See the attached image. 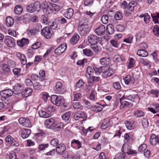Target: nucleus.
Segmentation results:
<instances>
[{
  "instance_id": "nucleus-57",
  "label": "nucleus",
  "mask_w": 159,
  "mask_h": 159,
  "mask_svg": "<svg viewBox=\"0 0 159 159\" xmlns=\"http://www.w3.org/2000/svg\"><path fill=\"white\" fill-rule=\"evenodd\" d=\"M83 52L84 54L87 56H90L93 55V52L90 49H83Z\"/></svg>"
},
{
  "instance_id": "nucleus-28",
  "label": "nucleus",
  "mask_w": 159,
  "mask_h": 159,
  "mask_svg": "<svg viewBox=\"0 0 159 159\" xmlns=\"http://www.w3.org/2000/svg\"><path fill=\"white\" fill-rule=\"evenodd\" d=\"M2 69L3 73L6 75H8L11 71L10 67L6 64L3 65Z\"/></svg>"
},
{
  "instance_id": "nucleus-25",
  "label": "nucleus",
  "mask_w": 159,
  "mask_h": 159,
  "mask_svg": "<svg viewBox=\"0 0 159 159\" xmlns=\"http://www.w3.org/2000/svg\"><path fill=\"white\" fill-rule=\"evenodd\" d=\"M23 10V7L20 5H16L14 8V11L15 14L19 15L22 13Z\"/></svg>"
},
{
  "instance_id": "nucleus-3",
  "label": "nucleus",
  "mask_w": 159,
  "mask_h": 159,
  "mask_svg": "<svg viewBox=\"0 0 159 159\" xmlns=\"http://www.w3.org/2000/svg\"><path fill=\"white\" fill-rule=\"evenodd\" d=\"M18 121L23 127L29 128L31 126V121L28 118L21 117L19 119Z\"/></svg>"
},
{
  "instance_id": "nucleus-37",
  "label": "nucleus",
  "mask_w": 159,
  "mask_h": 159,
  "mask_svg": "<svg viewBox=\"0 0 159 159\" xmlns=\"http://www.w3.org/2000/svg\"><path fill=\"white\" fill-rule=\"evenodd\" d=\"M124 100L123 96H122L120 99L121 105L120 108H122L125 106H128L130 105V103L126 101H123Z\"/></svg>"
},
{
  "instance_id": "nucleus-30",
  "label": "nucleus",
  "mask_w": 159,
  "mask_h": 159,
  "mask_svg": "<svg viewBox=\"0 0 159 159\" xmlns=\"http://www.w3.org/2000/svg\"><path fill=\"white\" fill-rule=\"evenodd\" d=\"M139 17L141 18H143L144 21L146 23H148L150 21V17L147 13L141 14Z\"/></svg>"
},
{
  "instance_id": "nucleus-64",
  "label": "nucleus",
  "mask_w": 159,
  "mask_h": 159,
  "mask_svg": "<svg viewBox=\"0 0 159 159\" xmlns=\"http://www.w3.org/2000/svg\"><path fill=\"white\" fill-rule=\"evenodd\" d=\"M95 109L94 111L96 112H99L101 111L103 109L102 107V105L95 106L94 107Z\"/></svg>"
},
{
  "instance_id": "nucleus-47",
  "label": "nucleus",
  "mask_w": 159,
  "mask_h": 159,
  "mask_svg": "<svg viewBox=\"0 0 159 159\" xmlns=\"http://www.w3.org/2000/svg\"><path fill=\"white\" fill-rule=\"evenodd\" d=\"M0 95L1 97L2 100L6 99L7 98L9 97L5 90L0 92Z\"/></svg>"
},
{
  "instance_id": "nucleus-10",
  "label": "nucleus",
  "mask_w": 159,
  "mask_h": 159,
  "mask_svg": "<svg viewBox=\"0 0 159 159\" xmlns=\"http://www.w3.org/2000/svg\"><path fill=\"white\" fill-rule=\"evenodd\" d=\"M5 43L9 47L12 48L15 45V42L14 39L10 36H7L4 39Z\"/></svg>"
},
{
  "instance_id": "nucleus-11",
  "label": "nucleus",
  "mask_w": 159,
  "mask_h": 159,
  "mask_svg": "<svg viewBox=\"0 0 159 159\" xmlns=\"http://www.w3.org/2000/svg\"><path fill=\"white\" fill-rule=\"evenodd\" d=\"M67 45L66 44H61L55 49L54 53L57 55H60L65 51Z\"/></svg>"
},
{
  "instance_id": "nucleus-35",
  "label": "nucleus",
  "mask_w": 159,
  "mask_h": 159,
  "mask_svg": "<svg viewBox=\"0 0 159 159\" xmlns=\"http://www.w3.org/2000/svg\"><path fill=\"white\" fill-rule=\"evenodd\" d=\"M32 92V90L31 89L27 88L22 92V95L24 97H27L31 94Z\"/></svg>"
},
{
  "instance_id": "nucleus-54",
  "label": "nucleus",
  "mask_w": 159,
  "mask_h": 159,
  "mask_svg": "<svg viewBox=\"0 0 159 159\" xmlns=\"http://www.w3.org/2000/svg\"><path fill=\"white\" fill-rule=\"evenodd\" d=\"M125 125L127 129L129 130H131L134 128L132 123L129 121H127L125 122Z\"/></svg>"
},
{
  "instance_id": "nucleus-40",
  "label": "nucleus",
  "mask_w": 159,
  "mask_h": 159,
  "mask_svg": "<svg viewBox=\"0 0 159 159\" xmlns=\"http://www.w3.org/2000/svg\"><path fill=\"white\" fill-rule=\"evenodd\" d=\"M144 32L141 31L136 35V40L137 42H139L141 39L144 37Z\"/></svg>"
},
{
  "instance_id": "nucleus-33",
  "label": "nucleus",
  "mask_w": 159,
  "mask_h": 159,
  "mask_svg": "<svg viewBox=\"0 0 159 159\" xmlns=\"http://www.w3.org/2000/svg\"><path fill=\"white\" fill-rule=\"evenodd\" d=\"M89 20L84 17H82L80 20L79 25H89Z\"/></svg>"
},
{
  "instance_id": "nucleus-26",
  "label": "nucleus",
  "mask_w": 159,
  "mask_h": 159,
  "mask_svg": "<svg viewBox=\"0 0 159 159\" xmlns=\"http://www.w3.org/2000/svg\"><path fill=\"white\" fill-rule=\"evenodd\" d=\"M73 9L71 8L68 9L64 14L65 17L68 19H70L73 16Z\"/></svg>"
},
{
  "instance_id": "nucleus-2",
  "label": "nucleus",
  "mask_w": 159,
  "mask_h": 159,
  "mask_svg": "<svg viewBox=\"0 0 159 159\" xmlns=\"http://www.w3.org/2000/svg\"><path fill=\"white\" fill-rule=\"evenodd\" d=\"M41 5L39 1H36L33 4H31L27 6L26 10L30 13H33L35 11L39 12L40 10Z\"/></svg>"
},
{
  "instance_id": "nucleus-55",
  "label": "nucleus",
  "mask_w": 159,
  "mask_h": 159,
  "mask_svg": "<svg viewBox=\"0 0 159 159\" xmlns=\"http://www.w3.org/2000/svg\"><path fill=\"white\" fill-rule=\"evenodd\" d=\"M122 15L121 12L117 11L115 15V18L116 20H121L122 18Z\"/></svg>"
},
{
  "instance_id": "nucleus-41",
  "label": "nucleus",
  "mask_w": 159,
  "mask_h": 159,
  "mask_svg": "<svg viewBox=\"0 0 159 159\" xmlns=\"http://www.w3.org/2000/svg\"><path fill=\"white\" fill-rule=\"evenodd\" d=\"M134 116L136 117L143 116H144V113L141 110H138L134 112Z\"/></svg>"
},
{
  "instance_id": "nucleus-32",
  "label": "nucleus",
  "mask_w": 159,
  "mask_h": 159,
  "mask_svg": "<svg viewBox=\"0 0 159 159\" xmlns=\"http://www.w3.org/2000/svg\"><path fill=\"white\" fill-rule=\"evenodd\" d=\"M138 55L140 57H145L148 55V52L145 50H139L137 53Z\"/></svg>"
},
{
  "instance_id": "nucleus-48",
  "label": "nucleus",
  "mask_w": 159,
  "mask_h": 159,
  "mask_svg": "<svg viewBox=\"0 0 159 159\" xmlns=\"http://www.w3.org/2000/svg\"><path fill=\"white\" fill-rule=\"evenodd\" d=\"M108 17L107 15H103L101 17V21L104 24H106L108 22Z\"/></svg>"
},
{
  "instance_id": "nucleus-19",
  "label": "nucleus",
  "mask_w": 159,
  "mask_h": 159,
  "mask_svg": "<svg viewBox=\"0 0 159 159\" xmlns=\"http://www.w3.org/2000/svg\"><path fill=\"white\" fill-rule=\"evenodd\" d=\"M17 57L20 59L22 64L25 65L26 64V59L25 55L20 52L16 54Z\"/></svg>"
},
{
  "instance_id": "nucleus-22",
  "label": "nucleus",
  "mask_w": 159,
  "mask_h": 159,
  "mask_svg": "<svg viewBox=\"0 0 159 159\" xmlns=\"http://www.w3.org/2000/svg\"><path fill=\"white\" fill-rule=\"evenodd\" d=\"M80 36L77 34H74L70 40V42L73 45L76 44L80 39Z\"/></svg>"
},
{
  "instance_id": "nucleus-43",
  "label": "nucleus",
  "mask_w": 159,
  "mask_h": 159,
  "mask_svg": "<svg viewBox=\"0 0 159 159\" xmlns=\"http://www.w3.org/2000/svg\"><path fill=\"white\" fill-rule=\"evenodd\" d=\"M113 59L114 61L116 62L123 61L124 60L123 57L119 55H116L113 57Z\"/></svg>"
},
{
  "instance_id": "nucleus-24",
  "label": "nucleus",
  "mask_w": 159,
  "mask_h": 159,
  "mask_svg": "<svg viewBox=\"0 0 159 159\" xmlns=\"http://www.w3.org/2000/svg\"><path fill=\"white\" fill-rule=\"evenodd\" d=\"M29 43V40L28 39L23 38L20 40H17V45L20 47H22L26 44Z\"/></svg>"
},
{
  "instance_id": "nucleus-51",
  "label": "nucleus",
  "mask_w": 159,
  "mask_h": 159,
  "mask_svg": "<svg viewBox=\"0 0 159 159\" xmlns=\"http://www.w3.org/2000/svg\"><path fill=\"white\" fill-rule=\"evenodd\" d=\"M116 30L117 31L123 32L125 30V28L123 25L119 24L117 25L116 26Z\"/></svg>"
},
{
  "instance_id": "nucleus-45",
  "label": "nucleus",
  "mask_w": 159,
  "mask_h": 159,
  "mask_svg": "<svg viewBox=\"0 0 159 159\" xmlns=\"http://www.w3.org/2000/svg\"><path fill=\"white\" fill-rule=\"evenodd\" d=\"M73 95V101H78L82 97L81 94L79 93H76L74 92Z\"/></svg>"
},
{
  "instance_id": "nucleus-17",
  "label": "nucleus",
  "mask_w": 159,
  "mask_h": 159,
  "mask_svg": "<svg viewBox=\"0 0 159 159\" xmlns=\"http://www.w3.org/2000/svg\"><path fill=\"white\" fill-rule=\"evenodd\" d=\"M30 129H24L21 131V136L23 139H25L28 137L31 134Z\"/></svg>"
},
{
  "instance_id": "nucleus-5",
  "label": "nucleus",
  "mask_w": 159,
  "mask_h": 159,
  "mask_svg": "<svg viewBox=\"0 0 159 159\" xmlns=\"http://www.w3.org/2000/svg\"><path fill=\"white\" fill-rule=\"evenodd\" d=\"M45 126L48 128H53L57 125L55 120L53 118H50L46 120L44 123Z\"/></svg>"
},
{
  "instance_id": "nucleus-12",
  "label": "nucleus",
  "mask_w": 159,
  "mask_h": 159,
  "mask_svg": "<svg viewBox=\"0 0 159 159\" xmlns=\"http://www.w3.org/2000/svg\"><path fill=\"white\" fill-rule=\"evenodd\" d=\"M6 142L11 144L12 146L17 147L19 146L18 142L16 141L14 138L10 135H8L6 138Z\"/></svg>"
},
{
  "instance_id": "nucleus-58",
  "label": "nucleus",
  "mask_w": 159,
  "mask_h": 159,
  "mask_svg": "<svg viewBox=\"0 0 159 159\" xmlns=\"http://www.w3.org/2000/svg\"><path fill=\"white\" fill-rule=\"evenodd\" d=\"M39 29L32 28L30 30V32L31 35H35L37 34L39 32Z\"/></svg>"
},
{
  "instance_id": "nucleus-13",
  "label": "nucleus",
  "mask_w": 159,
  "mask_h": 159,
  "mask_svg": "<svg viewBox=\"0 0 159 159\" xmlns=\"http://www.w3.org/2000/svg\"><path fill=\"white\" fill-rule=\"evenodd\" d=\"M105 26L101 25L95 30V32L98 35H102L104 34L105 32Z\"/></svg>"
},
{
  "instance_id": "nucleus-53",
  "label": "nucleus",
  "mask_w": 159,
  "mask_h": 159,
  "mask_svg": "<svg viewBox=\"0 0 159 159\" xmlns=\"http://www.w3.org/2000/svg\"><path fill=\"white\" fill-rule=\"evenodd\" d=\"M153 32L154 35L156 36H159V28L158 25L155 26L153 29Z\"/></svg>"
},
{
  "instance_id": "nucleus-6",
  "label": "nucleus",
  "mask_w": 159,
  "mask_h": 159,
  "mask_svg": "<svg viewBox=\"0 0 159 159\" xmlns=\"http://www.w3.org/2000/svg\"><path fill=\"white\" fill-rule=\"evenodd\" d=\"M53 89L55 93H57L62 94L64 92L62 84L60 82H58L56 83Z\"/></svg>"
},
{
  "instance_id": "nucleus-49",
  "label": "nucleus",
  "mask_w": 159,
  "mask_h": 159,
  "mask_svg": "<svg viewBox=\"0 0 159 159\" xmlns=\"http://www.w3.org/2000/svg\"><path fill=\"white\" fill-rule=\"evenodd\" d=\"M42 43L40 42H37L33 44L31 46L32 48L34 50L37 49L41 47Z\"/></svg>"
},
{
  "instance_id": "nucleus-29",
  "label": "nucleus",
  "mask_w": 159,
  "mask_h": 159,
  "mask_svg": "<svg viewBox=\"0 0 159 159\" xmlns=\"http://www.w3.org/2000/svg\"><path fill=\"white\" fill-rule=\"evenodd\" d=\"M111 59L109 57L102 58L100 60V63L102 65H107L110 63Z\"/></svg>"
},
{
  "instance_id": "nucleus-23",
  "label": "nucleus",
  "mask_w": 159,
  "mask_h": 159,
  "mask_svg": "<svg viewBox=\"0 0 159 159\" xmlns=\"http://www.w3.org/2000/svg\"><path fill=\"white\" fill-rule=\"evenodd\" d=\"M14 19L11 16H7L6 20V23L7 26L8 27L12 26L14 23Z\"/></svg>"
},
{
  "instance_id": "nucleus-20",
  "label": "nucleus",
  "mask_w": 159,
  "mask_h": 159,
  "mask_svg": "<svg viewBox=\"0 0 159 159\" xmlns=\"http://www.w3.org/2000/svg\"><path fill=\"white\" fill-rule=\"evenodd\" d=\"M93 71H94V69H93L91 67L89 66L87 67L85 76L88 79H91V76L93 75Z\"/></svg>"
},
{
  "instance_id": "nucleus-63",
  "label": "nucleus",
  "mask_w": 159,
  "mask_h": 159,
  "mask_svg": "<svg viewBox=\"0 0 159 159\" xmlns=\"http://www.w3.org/2000/svg\"><path fill=\"white\" fill-rule=\"evenodd\" d=\"M58 140L55 138L52 139L50 142L51 144L54 147H56L58 144Z\"/></svg>"
},
{
  "instance_id": "nucleus-42",
  "label": "nucleus",
  "mask_w": 159,
  "mask_h": 159,
  "mask_svg": "<svg viewBox=\"0 0 159 159\" xmlns=\"http://www.w3.org/2000/svg\"><path fill=\"white\" fill-rule=\"evenodd\" d=\"M75 144L77 145L78 149H79L82 147V143L78 140L73 139L72 140L71 142V146H73Z\"/></svg>"
},
{
  "instance_id": "nucleus-52",
  "label": "nucleus",
  "mask_w": 159,
  "mask_h": 159,
  "mask_svg": "<svg viewBox=\"0 0 159 159\" xmlns=\"http://www.w3.org/2000/svg\"><path fill=\"white\" fill-rule=\"evenodd\" d=\"M151 16L152 18L153 21L154 23H158L159 21L158 19H159V13H157L156 15L155 16H152L151 14Z\"/></svg>"
},
{
  "instance_id": "nucleus-14",
  "label": "nucleus",
  "mask_w": 159,
  "mask_h": 159,
  "mask_svg": "<svg viewBox=\"0 0 159 159\" xmlns=\"http://www.w3.org/2000/svg\"><path fill=\"white\" fill-rule=\"evenodd\" d=\"M85 117V114L84 112L80 111H78L75 112L74 116V118L75 120H78L80 118H84Z\"/></svg>"
},
{
  "instance_id": "nucleus-21",
  "label": "nucleus",
  "mask_w": 159,
  "mask_h": 159,
  "mask_svg": "<svg viewBox=\"0 0 159 159\" xmlns=\"http://www.w3.org/2000/svg\"><path fill=\"white\" fill-rule=\"evenodd\" d=\"M22 88L18 84H16L13 89V93L15 94H18L22 92Z\"/></svg>"
},
{
  "instance_id": "nucleus-4",
  "label": "nucleus",
  "mask_w": 159,
  "mask_h": 159,
  "mask_svg": "<svg viewBox=\"0 0 159 159\" xmlns=\"http://www.w3.org/2000/svg\"><path fill=\"white\" fill-rule=\"evenodd\" d=\"M78 29L80 34L82 36L86 35L90 31L89 25H79Z\"/></svg>"
},
{
  "instance_id": "nucleus-44",
  "label": "nucleus",
  "mask_w": 159,
  "mask_h": 159,
  "mask_svg": "<svg viewBox=\"0 0 159 159\" xmlns=\"http://www.w3.org/2000/svg\"><path fill=\"white\" fill-rule=\"evenodd\" d=\"M45 110L50 112H53L55 110V108L51 105H47L45 107Z\"/></svg>"
},
{
  "instance_id": "nucleus-46",
  "label": "nucleus",
  "mask_w": 159,
  "mask_h": 159,
  "mask_svg": "<svg viewBox=\"0 0 159 159\" xmlns=\"http://www.w3.org/2000/svg\"><path fill=\"white\" fill-rule=\"evenodd\" d=\"M50 29L55 30L57 27V23L53 21L48 23V24Z\"/></svg>"
},
{
  "instance_id": "nucleus-34",
  "label": "nucleus",
  "mask_w": 159,
  "mask_h": 159,
  "mask_svg": "<svg viewBox=\"0 0 159 159\" xmlns=\"http://www.w3.org/2000/svg\"><path fill=\"white\" fill-rule=\"evenodd\" d=\"M130 148V146L128 144H124L123 145L121 148V151L124 153L127 154H130L129 152V149Z\"/></svg>"
},
{
  "instance_id": "nucleus-36",
  "label": "nucleus",
  "mask_w": 159,
  "mask_h": 159,
  "mask_svg": "<svg viewBox=\"0 0 159 159\" xmlns=\"http://www.w3.org/2000/svg\"><path fill=\"white\" fill-rule=\"evenodd\" d=\"M150 141L151 144L153 145H155L157 143V136L155 134H152L150 138Z\"/></svg>"
},
{
  "instance_id": "nucleus-18",
  "label": "nucleus",
  "mask_w": 159,
  "mask_h": 159,
  "mask_svg": "<svg viewBox=\"0 0 159 159\" xmlns=\"http://www.w3.org/2000/svg\"><path fill=\"white\" fill-rule=\"evenodd\" d=\"M112 124V122L109 119H107L104 120L101 126L102 129H105L110 126Z\"/></svg>"
},
{
  "instance_id": "nucleus-61",
  "label": "nucleus",
  "mask_w": 159,
  "mask_h": 159,
  "mask_svg": "<svg viewBox=\"0 0 159 159\" xmlns=\"http://www.w3.org/2000/svg\"><path fill=\"white\" fill-rule=\"evenodd\" d=\"M73 106L74 108L76 109H81L82 106L78 102H74L73 103Z\"/></svg>"
},
{
  "instance_id": "nucleus-15",
  "label": "nucleus",
  "mask_w": 159,
  "mask_h": 159,
  "mask_svg": "<svg viewBox=\"0 0 159 159\" xmlns=\"http://www.w3.org/2000/svg\"><path fill=\"white\" fill-rule=\"evenodd\" d=\"M98 37L95 35H91L88 37V41L91 45L97 44L98 43Z\"/></svg>"
},
{
  "instance_id": "nucleus-31",
  "label": "nucleus",
  "mask_w": 159,
  "mask_h": 159,
  "mask_svg": "<svg viewBox=\"0 0 159 159\" xmlns=\"http://www.w3.org/2000/svg\"><path fill=\"white\" fill-rule=\"evenodd\" d=\"M71 115V112L68 111L61 115L63 120L65 122H67L69 120Z\"/></svg>"
},
{
  "instance_id": "nucleus-39",
  "label": "nucleus",
  "mask_w": 159,
  "mask_h": 159,
  "mask_svg": "<svg viewBox=\"0 0 159 159\" xmlns=\"http://www.w3.org/2000/svg\"><path fill=\"white\" fill-rule=\"evenodd\" d=\"M154 108H148V110L149 111H151L153 114H155L157 112H159V104H157L155 105Z\"/></svg>"
},
{
  "instance_id": "nucleus-1",
  "label": "nucleus",
  "mask_w": 159,
  "mask_h": 159,
  "mask_svg": "<svg viewBox=\"0 0 159 159\" xmlns=\"http://www.w3.org/2000/svg\"><path fill=\"white\" fill-rule=\"evenodd\" d=\"M94 69V72L97 75L102 73V75L104 78L111 76L114 73V70L108 66H102L99 68L95 67Z\"/></svg>"
},
{
  "instance_id": "nucleus-9",
  "label": "nucleus",
  "mask_w": 159,
  "mask_h": 159,
  "mask_svg": "<svg viewBox=\"0 0 159 159\" xmlns=\"http://www.w3.org/2000/svg\"><path fill=\"white\" fill-rule=\"evenodd\" d=\"M51 102L57 106L60 105L61 103V99L60 97H58L56 95H52L50 98Z\"/></svg>"
},
{
  "instance_id": "nucleus-38",
  "label": "nucleus",
  "mask_w": 159,
  "mask_h": 159,
  "mask_svg": "<svg viewBox=\"0 0 159 159\" xmlns=\"http://www.w3.org/2000/svg\"><path fill=\"white\" fill-rule=\"evenodd\" d=\"M38 113L40 117L43 118H47L50 117L51 116V114L47 113L45 111L42 110L39 111Z\"/></svg>"
},
{
  "instance_id": "nucleus-56",
  "label": "nucleus",
  "mask_w": 159,
  "mask_h": 159,
  "mask_svg": "<svg viewBox=\"0 0 159 159\" xmlns=\"http://www.w3.org/2000/svg\"><path fill=\"white\" fill-rule=\"evenodd\" d=\"M147 148L146 144H143L141 145L138 148V151L141 152H144Z\"/></svg>"
},
{
  "instance_id": "nucleus-27",
  "label": "nucleus",
  "mask_w": 159,
  "mask_h": 159,
  "mask_svg": "<svg viewBox=\"0 0 159 159\" xmlns=\"http://www.w3.org/2000/svg\"><path fill=\"white\" fill-rule=\"evenodd\" d=\"M114 31L113 26L111 24L108 25L106 28L107 33L109 34H112Z\"/></svg>"
},
{
  "instance_id": "nucleus-60",
  "label": "nucleus",
  "mask_w": 159,
  "mask_h": 159,
  "mask_svg": "<svg viewBox=\"0 0 159 159\" xmlns=\"http://www.w3.org/2000/svg\"><path fill=\"white\" fill-rule=\"evenodd\" d=\"M133 39V37L132 36H130L124 39L123 41L126 43L130 44L132 43Z\"/></svg>"
},
{
  "instance_id": "nucleus-62",
  "label": "nucleus",
  "mask_w": 159,
  "mask_h": 159,
  "mask_svg": "<svg viewBox=\"0 0 159 159\" xmlns=\"http://www.w3.org/2000/svg\"><path fill=\"white\" fill-rule=\"evenodd\" d=\"M125 156L123 153H118L116 154L114 159H124Z\"/></svg>"
},
{
  "instance_id": "nucleus-7",
  "label": "nucleus",
  "mask_w": 159,
  "mask_h": 159,
  "mask_svg": "<svg viewBox=\"0 0 159 159\" xmlns=\"http://www.w3.org/2000/svg\"><path fill=\"white\" fill-rule=\"evenodd\" d=\"M41 7L45 14H48L52 13L51 5L50 6L47 2H43L41 5Z\"/></svg>"
},
{
  "instance_id": "nucleus-50",
  "label": "nucleus",
  "mask_w": 159,
  "mask_h": 159,
  "mask_svg": "<svg viewBox=\"0 0 159 159\" xmlns=\"http://www.w3.org/2000/svg\"><path fill=\"white\" fill-rule=\"evenodd\" d=\"M6 64H7L9 67L13 68L15 66L16 63L12 60H8Z\"/></svg>"
},
{
  "instance_id": "nucleus-59",
  "label": "nucleus",
  "mask_w": 159,
  "mask_h": 159,
  "mask_svg": "<svg viewBox=\"0 0 159 159\" xmlns=\"http://www.w3.org/2000/svg\"><path fill=\"white\" fill-rule=\"evenodd\" d=\"M51 9H52V13H53V10L56 11H58L60 9L59 6L55 4H52L51 5Z\"/></svg>"
},
{
  "instance_id": "nucleus-16",
  "label": "nucleus",
  "mask_w": 159,
  "mask_h": 159,
  "mask_svg": "<svg viewBox=\"0 0 159 159\" xmlns=\"http://www.w3.org/2000/svg\"><path fill=\"white\" fill-rule=\"evenodd\" d=\"M66 149V147L64 144H60L56 148V151L59 154H62Z\"/></svg>"
},
{
  "instance_id": "nucleus-8",
  "label": "nucleus",
  "mask_w": 159,
  "mask_h": 159,
  "mask_svg": "<svg viewBox=\"0 0 159 159\" xmlns=\"http://www.w3.org/2000/svg\"><path fill=\"white\" fill-rule=\"evenodd\" d=\"M42 35L47 39H49L52 36L49 27H45L41 31Z\"/></svg>"
}]
</instances>
